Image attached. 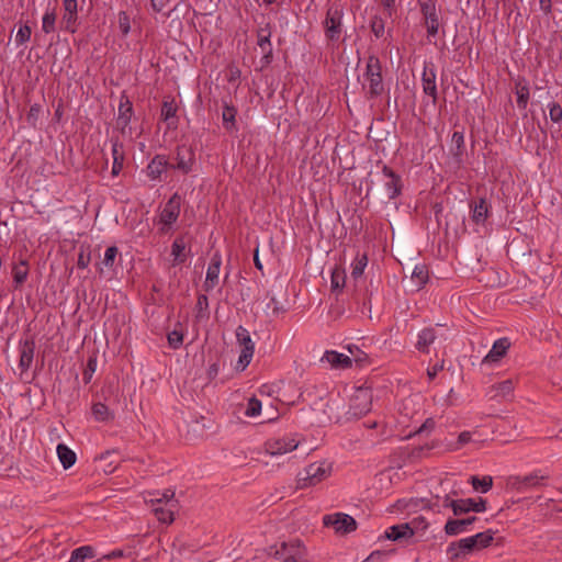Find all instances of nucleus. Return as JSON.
<instances>
[{
	"instance_id": "obj_48",
	"label": "nucleus",
	"mask_w": 562,
	"mask_h": 562,
	"mask_svg": "<svg viewBox=\"0 0 562 562\" xmlns=\"http://www.w3.org/2000/svg\"><path fill=\"white\" fill-rule=\"evenodd\" d=\"M260 412H261V402L256 397L249 398V401L247 403L246 411H245V415L247 417H255V416L259 415Z\"/></svg>"
},
{
	"instance_id": "obj_26",
	"label": "nucleus",
	"mask_w": 562,
	"mask_h": 562,
	"mask_svg": "<svg viewBox=\"0 0 562 562\" xmlns=\"http://www.w3.org/2000/svg\"><path fill=\"white\" fill-rule=\"evenodd\" d=\"M56 451H57L58 459H59L60 463L63 464L64 469H69L76 463V460H77L76 453L69 447H67L65 443H58Z\"/></svg>"
},
{
	"instance_id": "obj_8",
	"label": "nucleus",
	"mask_w": 562,
	"mask_h": 562,
	"mask_svg": "<svg viewBox=\"0 0 562 562\" xmlns=\"http://www.w3.org/2000/svg\"><path fill=\"white\" fill-rule=\"evenodd\" d=\"M548 476L542 474L541 471H533L528 475H513L507 480V485L518 492L526 493L528 491L537 490L547 485Z\"/></svg>"
},
{
	"instance_id": "obj_34",
	"label": "nucleus",
	"mask_w": 562,
	"mask_h": 562,
	"mask_svg": "<svg viewBox=\"0 0 562 562\" xmlns=\"http://www.w3.org/2000/svg\"><path fill=\"white\" fill-rule=\"evenodd\" d=\"M470 483L475 491L487 493L493 486V477L490 475L483 477L473 475L470 477Z\"/></svg>"
},
{
	"instance_id": "obj_53",
	"label": "nucleus",
	"mask_w": 562,
	"mask_h": 562,
	"mask_svg": "<svg viewBox=\"0 0 562 562\" xmlns=\"http://www.w3.org/2000/svg\"><path fill=\"white\" fill-rule=\"evenodd\" d=\"M236 338H237V341H238L240 347L254 344V341L251 340L249 331L245 327H243V326H238L237 327V329H236Z\"/></svg>"
},
{
	"instance_id": "obj_6",
	"label": "nucleus",
	"mask_w": 562,
	"mask_h": 562,
	"mask_svg": "<svg viewBox=\"0 0 562 562\" xmlns=\"http://www.w3.org/2000/svg\"><path fill=\"white\" fill-rule=\"evenodd\" d=\"M330 471L331 467L326 461L311 463L297 474V487L314 486L325 480Z\"/></svg>"
},
{
	"instance_id": "obj_64",
	"label": "nucleus",
	"mask_w": 562,
	"mask_h": 562,
	"mask_svg": "<svg viewBox=\"0 0 562 562\" xmlns=\"http://www.w3.org/2000/svg\"><path fill=\"white\" fill-rule=\"evenodd\" d=\"M440 499H441V497L436 495L435 497L428 499L427 503L424 505V507L432 509V510L440 512V507H441Z\"/></svg>"
},
{
	"instance_id": "obj_1",
	"label": "nucleus",
	"mask_w": 562,
	"mask_h": 562,
	"mask_svg": "<svg viewBox=\"0 0 562 562\" xmlns=\"http://www.w3.org/2000/svg\"><path fill=\"white\" fill-rule=\"evenodd\" d=\"M402 189L401 176L386 165H383L382 170L375 173L371 180L367 194L372 193L382 203H389L402 193Z\"/></svg>"
},
{
	"instance_id": "obj_10",
	"label": "nucleus",
	"mask_w": 562,
	"mask_h": 562,
	"mask_svg": "<svg viewBox=\"0 0 562 562\" xmlns=\"http://www.w3.org/2000/svg\"><path fill=\"white\" fill-rule=\"evenodd\" d=\"M172 160L175 162L170 164L171 168L180 170L182 173H188L192 170V166L195 161L194 150L191 146H178Z\"/></svg>"
},
{
	"instance_id": "obj_5",
	"label": "nucleus",
	"mask_w": 562,
	"mask_h": 562,
	"mask_svg": "<svg viewBox=\"0 0 562 562\" xmlns=\"http://www.w3.org/2000/svg\"><path fill=\"white\" fill-rule=\"evenodd\" d=\"M344 15V7L340 3H333L327 8L326 16L323 21L324 34L327 41L335 43L340 40Z\"/></svg>"
},
{
	"instance_id": "obj_63",
	"label": "nucleus",
	"mask_w": 562,
	"mask_h": 562,
	"mask_svg": "<svg viewBox=\"0 0 562 562\" xmlns=\"http://www.w3.org/2000/svg\"><path fill=\"white\" fill-rule=\"evenodd\" d=\"M440 502H441V507L451 508L452 513L454 514V508H457L456 504H458V499H453L447 494L441 497Z\"/></svg>"
},
{
	"instance_id": "obj_27",
	"label": "nucleus",
	"mask_w": 562,
	"mask_h": 562,
	"mask_svg": "<svg viewBox=\"0 0 562 562\" xmlns=\"http://www.w3.org/2000/svg\"><path fill=\"white\" fill-rule=\"evenodd\" d=\"M177 508L176 504L169 505H155L153 506V510L157 517V519L165 524H171L173 521L175 509Z\"/></svg>"
},
{
	"instance_id": "obj_56",
	"label": "nucleus",
	"mask_w": 562,
	"mask_h": 562,
	"mask_svg": "<svg viewBox=\"0 0 562 562\" xmlns=\"http://www.w3.org/2000/svg\"><path fill=\"white\" fill-rule=\"evenodd\" d=\"M270 36V31H267L265 29H260V31L258 32L257 44L262 50H266V48L271 47Z\"/></svg>"
},
{
	"instance_id": "obj_47",
	"label": "nucleus",
	"mask_w": 562,
	"mask_h": 562,
	"mask_svg": "<svg viewBox=\"0 0 562 562\" xmlns=\"http://www.w3.org/2000/svg\"><path fill=\"white\" fill-rule=\"evenodd\" d=\"M97 370V358L90 357L87 361L86 368L82 373V380L86 384L91 382L93 373Z\"/></svg>"
},
{
	"instance_id": "obj_37",
	"label": "nucleus",
	"mask_w": 562,
	"mask_h": 562,
	"mask_svg": "<svg viewBox=\"0 0 562 562\" xmlns=\"http://www.w3.org/2000/svg\"><path fill=\"white\" fill-rule=\"evenodd\" d=\"M92 415L98 422H108L113 418L109 407L100 402L92 405Z\"/></svg>"
},
{
	"instance_id": "obj_51",
	"label": "nucleus",
	"mask_w": 562,
	"mask_h": 562,
	"mask_svg": "<svg viewBox=\"0 0 562 562\" xmlns=\"http://www.w3.org/2000/svg\"><path fill=\"white\" fill-rule=\"evenodd\" d=\"M133 115V108H119L117 124L124 128L128 125Z\"/></svg>"
},
{
	"instance_id": "obj_18",
	"label": "nucleus",
	"mask_w": 562,
	"mask_h": 562,
	"mask_svg": "<svg viewBox=\"0 0 562 562\" xmlns=\"http://www.w3.org/2000/svg\"><path fill=\"white\" fill-rule=\"evenodd\" d=\"M64 16L63 20L66 23V30L75 32V25L78 19V2L77 0H64Z\"/></svg>"
},
{
	"instance_id": "obj_32",
	"label": "nucleus",
	"mask_w": 562,
	"mask_h": 562,
	"mask_svg": "<svg viewBox=\"0 0 562 562\" xmlns=\"http://www.w3.org/2000/svg\"><path fill=\"white\" fill-rule=\"evenodd\" d=\"M415 283L416 290H420L428 281V270L424 265H417L411 277Z\"/></svg>"
},
{
	"instance_id": "obj_31",
	"label": "nucleus",
	"mask_w": 562,
	"mask_h": 562,
	"mask_svg": "<svg viewBox=\"0 0 562 562\" xmlns=\"http://www.w3.org/2000/svg\"><path fill=\"white\" fill-rule=\"evenodd\" d=\"M255 352V344H250L247 346H241L240 355L237 361L236 369L238 371H244L248 364L250 363L252 356Z\"/></svg>"
},
{
	"instance_id": "obj_57",
	"label": "nucleus",
	"mask_w": 562,
	"mask_h": 562,
	"mask_svg": "<svg viewBox=\"0 0 562 562\" xmlns=\"http://www.w3.org/2000/svg\"><path fill=\"white\" fill-rule=\"evenodd\" d=\"M349 352L352 355L353 360L359 363L363 364L368 362V355L363 351H361L357 346L348 347Z\"/></svg>"
},
{
	"instance_id": "obj_9",
	"label": "nucleus",
	"mask_w": 562,
	"mask_h": 562,
	"mask_svg": "<svg viewBox=\"0 0 562 562\" xmlns=\"http://www.w3.org/2000/svg\"><path fill=\"white\" fill-rule=\"evenodd\" d=\"M323 522L327 527H333L336 532L348 533L357 528L356 520L347 514L336 513L333 515H325Z\"/></svg>"
},
{
	"instance_id": "obj_25",
	"label": "nucleus",
	"mask_w": 562,
	"mask_h": 562,
	"mask_svg": "<svg viewBox=\"0 0 562 562\" xmlns=\"http://www.w3.org/2000/svg\"><path fill=\"white\" fill-rule=\"evenodd\" d=\"M472 221L482 224L488 216V204L486 199L481 198L479 201L471 203Z\"/></svg>"
},
{
	"instance_id": "obj_11",
	"label": "nucleus",
	"mask_w": 562,
	"mask_h": 562,
	"mask_svg": "<svg viewBox=\"0 0 562 562\" xmlns=\"http://www.w3.org/2000/svg\"><path fill=\"white\" fill-rule=\"evenodd\" d=\"M300 445V441L294 437H282L269 439L265 443V450L271 456H282L284 453L295 450Z\"/></svg>"
},
{
	"instance_id": "obj_12",
	"label": "nucleus",
	"mask_w": 562,
	"mask_h": 562,
	"mask_svg": "<svg viewBox=\"0 0 562 562\" xmlns=\"http://www.w3.org/2000/svg\"><path fill=\"white\" fill-rule=\"evenodd\" d=\"M475 543L472 537H467L458 541L451 542L447 548V553L450 560L454 561L461 557H465L475 551Z\"/></svg>"
},
{
	"instance_id": "obj_13",
	"label": "nucleus",
	"mask_w": 562,
	"mask_h": 562,
	"mask_svg": "<svg viewBox=\"0 0 562 562\" xmlns=\"http://www.w3.org/2000/svg\"><path fill=\"white\" fill-rule=\"evenodd\" d=\"M457 508H454V516H461L470 512L484 513L486 510V499L479 497L475 498H460L458 499Z\"/></svg>"
},
{
	"instance_id": "obj_61",
	"label": "nucleus",
	"mask_w": 562,
	"mask_h": 562,
	"mask_svg": "<svg viewBox=\"0 0 562 562\" xmlns=\"http://www.w3.org/2000/svg\"><path fill=\"white\" fill-rule=\"evenodd\" d=\"M262 52L263 56L260 59V70L266 69L272 63L273 59L272 47H268L266 48V50Z\"/></svg>"
},
{
	"instance_id": "obj_14",
	"label": "nucleus",
	"mask_w": 562,
	"mask_h": 562,
	"mask_svg": "<svg viewBox=\"0 0 562 562\" xmlns=\"http://www.w3.org/2000/svg\"><path fill=\"white\" fill-rule=\"evenodd\" d=\"M510 347V341L508 338L503 337L494 341L492 349L483 358L482 364H492L501 361L503 357L507 353Z\"/></svg>"
},
{
	"instance_id": "obj_55",
	"label": "nucleus",
	"mask_w": 562,
	"mask_h": 562,
	"mask_svg": "<svg viewBox=\"0 0 562 562\" xmlns=\"http://www.w3.org/2000/svg\"><path fill=\"white\" fill-rule=\"evenodd\" d=\"M167 338L169 346L173 349H178L183 342V335L177 329L170 331Z\"/></svg>"
},
{
	"instance_id": "obj_2",
	"label": "nucleus",
	"mask_w": 562,
	"mask_h": 562,
	"mask_svg": "<svg viewBox=\"0 0 562 562\" xmlns=\"http://www.w3.org/2000/svg\"><path fill=\"white\" fill-rule=\"evenodd\" d=\"M268 554L280 562H305L307 551L303 542L295 539L271 546Z\"/></svg>"
},
{
	"instance_id": "obj_28",
	"label": "nucleus",
	"mask_w": 562,
	"mask_h": 562,
	"mask_svg": "<svg viewBox=\"0 0 562 562\" xmlns=\"http://www.w3.org/2000/svg\"><path fill=\"white\" fill-rule=\"evenodd\" d=\"M513 391H514V383L512 380H505V381H502L497 384H494L492 387H491V393H493L491 395L492 398H497V397H501V398H507L509 395L513 394Z\"/></svg>"
},
{
	"instance_id": "obj_35",
	"label": "nucleus",
	"mask_w": 562,
	"mask_h": 562,
	"mask_svg": "<svg viewBox=\"0 0 562 562\" xmlns=\"http://www.w3.org/2000/svg\"><path fill=\"white\" fill-rule=\"evenodd\" d=\"M94 557V549L91 546H82L71 552L69 562H85Z\"/></svg>"
},
{
	"instance_id": "obj_22",
	"label": "nucleus",
	"mask_w": 562,
	"mask_h": 562,
	"mask_svg": "<svg viewBox=\"0 0 562 562\" xmlns=\"http://www.w3.org/2000/svg\"><path fill=\"white\" fill-rule=\"evenodd\" d=\"M422 80H423L424 92L426 94L435 98L437 87H436V71H435V67L432 64H430L429 66L426 65L424 67Z\"/></svg>"
},
{
	"instance_id": "obj_24",
	"label": "nucleus",
	"mask_w": 562,
	"mask_h": 562,
	"mask_svg": "<svg viewBox=\"0 0 562 562\" xmlns=\"http://www.w3.org/2000/svg\"><path fill=\"white\" fill-rule=\"evenodd\" d=\"M322 360L327 361L333 368H349L351 366L352 359L344 353H339L337 351H326L322 358Z\"/></svg>"
},
{
	"instance_id": "obj_30",
	"label": "nucleus",
	"mask_w": 562,
	"mask_h": 562,
	"mask_svg": "<svg viewBox=\"0 0 562 562\" xmlns=\"http://www.w3.org/2000/svg\"><path fill=\"white\" fill-rule=\"evenodd\" d=\"M186 243L183 238H176L171 245V256L173 257V266L186 261Z\"/></svg>"
},
{
	"instance_id": "obj_38",
	"label": "nucleus",
	"mask_w": 562,
	"mask_h": 562,
	"mask_svg": "<svg viewBox=\"0 0 562 562\" xmlns=\"http://www.w3.org/2000/svg\"><path fill=\"white\" fill-rule=\"evenodd\" d=\"M471 537L475 543L476 550H481L487 548L491 544L493 541L494 532L492 530H486Z\"/></svg>"
},
{
	"instance_id": "obj_39",
	"label": "nucleus",
	"mask_w": 562,
	"mask_h": 562,
	"mask_svg": "<svg viewBox=\"0 0 562 562\" xmlns=\"http://www.w3.org/2000/svg\"><path fill=\"white\" fill-rule=\"evenodd\" d=\"M420 12L425 20L437 18V9L434 0H417Z\"/></svg>"
},
{
	"instance_id": "obj_19",
	"label": "nucleus",
	"mask_w": 562,
	"mask_h": 562,
	"mask_svg": "<svg viewBox=\"0 0 562 562\" xmlns=\"http://www.w3.org/2000/svg\"><path fill=\"white\" fill-rule=\"evenodd\" d=\"M35 351V342L33 339H26L20 345V361L19 367L26 371L33 362Z\"/></svg>"
},
{
	"instance_id": "obj_45",
	"label": "nucleus",
	"mask_w": 562,
	"mask_h": 562,
	"mask_svg": "<svg viewBox=\"0 0 562 562\" xmlns=\"http://www.w3.org/2000/svg\"><path fill=\"white\" fill-rule=\"evenodd\" d=\"M149 503L151 504V506L162 505V504H165L166 506L169 505V504H176L177 505V501L175 499V492L171 491V490H166L160 495V497L151 498V499H149Z\"/></svg>"
},
{
	"instance_id": "obj_62",
	"label": "nucleus",
	"mask_w": 562,
	"mask_h": 562,
	"mask_svg": "<svg viewBox=\"0 0 562 562\" xmlns=\"http://www.w3.org/2000/svg\"><path fill=\"white\" fill-rule=\"evenodd\" d=\"M411 527L414 529V532L417 531V530H425L427 529L428 527V522L426 521V519L424 517H417V518H414L411 522H409Z\"/></svg>"
},
{
	"instance_id": "obj_23",
	"label": "nucleus",
	"mask_w": 562,
	"mask_h": 562,
	"mask_svg": "<svg viewBox=\"0 0 562 562\" xmlns=\"http://www.w3.org/2000/svg\"><path fill=\"white\" fill-rule=\"evenodd\" d=\"M437 336L434 328H424L417 336L415 348L424 353L429 352V347L436 340Z\"/></svg>"
},
{
	"instance_id": "obj_4",
	"label": "nucleus",
	"mask_w": 562,
	"mask_h": 562,
	"mask_svg": "<svg viewBox=\"0 0 562 562\" xmlns=\"http://www.w3.org/2000/svg\"><path fill=\"white\" fill-rule=\"evenodd\" d=\"M372 400L373 394L370 387H358L350 397L345 422L358 419L368 414L372 408Z\"/></svg>"
},
{
	"instance_id": "obj_33",
	"label": "nucleus",
	"mask_w": 562,
	"mask_h": 562,
	"mask_svg": "<svg viewBox=\"0 0 562 562\" xmlns=\"http://www.w3.org/2000/svg\"><path fill=\"white\" fill-rule=\"evenodd\" d=\"M12 274L16 286L23 284L29 276L27 261L21 260L18 265H15L12 269Z\"/></svg>"
},
{
	"instance_id": "obj_7",
	"label": "nucleus",
	"mask_w": 562,
	"mask_h": 562,
	"mask_svg": "<svg viewBox=\"0 0 562 562\" xmlns=\"http://www.w3.org/2000/svg\"><path fill=\"white\" fill-rule=\"evenodd\" d=\"M181 209V196L175 193L166 202L158 216L159 233L168 234L172 225L178 221Z\"/></svg>"
},
{
	"instance_id": "obj_36",
	"label": "nucleus",
	"mask_w": 562,
	"mask_h": 562,
	"mask_svg": "<svg viewBox=\"0 0 562 562\" xmlns=\"http://www.w3.org/2000/svg\"><path fill=\"white\" fill-rule=\"evenodd\" d=\"M346 284V272L342 268L336 267L331 272L330 286L333 291L342 290Z\"/></svg>"
},
{
	"instance_id": "obj_21",
	"label": "nucleus",
	"mask_w": 562,
	"mask_h": 562,
	"mask_svg": "<svg viewBox=\"0 0 562 562\" xmlns=\"http://www.w3.org/2000/svg\"><path fill=\"white\" fill-rule=\"evenodd\" d=\"M111 149H112V157H113V166H112V175L117 176L121 170L123 169L124 165V146L122 143H120L117 139L111 140Z\"/></svg>"
},
{
	"instance_id": "obj_29",
	"label": "nucleus",
	"mask_w": 562,
	"mask_h": 562,
	"mask_svg": "<svg viewBox=\"0 0 562 562\" xmlns=\"http://www.w3.org/2000/svg\"><path fill=\"white\" fill-rule=\"evenodd\" d=\"M368 265V257L366 254H357L351 263V278L357 282L363 274Z\"/></svg>"
},
{
	"instance_id": "obj_17",
	"label": "nucleus",
	"mask_w": 562,
	"mask_h": 562,
	"mask_svg": "<svg viewBox=\"0 0 562 562\" xmlns=\"http://www.w3.org/2000/svg\"><path fill=\"white\" fill-rule=\"evenodd\" d=\"M413 536L414 529L408 522L391 526L384 532V538L392 541L407 540Z\"/></svg>"
},
{
	"instance_id": "obj_16",
	"label": "nucleus",
	"mask_w": 562,
	"mask_h": 562,
	"mask_svg": "<svg viewBox=\"0 0 562 562\" xmlns=\"http://www.w3.org/2000/svg\"><path fill=\"white\" fill-rule=\"evenodd\" d=\"M222 259L220 254H214L207 267L206 278L203 284V288L206 292L212 291L218 283Z\"/></svg>"
},
{
	"instance_id": "obj_20",
	"label": "nucleus",
	"mask_w": 562,
	"mask_h": 562,
	"mask_svg": "<svg viewBox=\"0 0 562 562\" xmlns=\"http://www.w3.org/2000/svg\"><path fill=\"white\" fill-rule=\"evenodd\" d=\"M167 167H170L168 159L162 155H157L147 166V176L151 180H157L166 171Z\"/></svg>"
},
{
	"instance_id": "obj_54",
	"label": "nucleus",
	"mask_w": 562,
	"mask_h": 562,
	"mask_svg": "<svg viewBox=\"0 0 562 562\" xmlns=\"http://www.w3.org/2000/svg\"><path fill=\"white\" fill-rule=\"evenodd\" d=\"M117 254H119V249L116 246L108 247L104 252V258L102 260V263L108 268H112Z\"/></svg>"
},
{
	"instance_id": "obj_43",
	"label": "nucleus",
	"mask_w": 562,
	"mask_h": 562,
	"mask_svg": "<svg viewBox=\"0 0 562 562\" xmlns=\"http://www.w3.org/2000/svg\"><path fill=\"white\" fill-rule=\"evenodd\" d=\"M241 71L237 65L231 63L225 69V78L234 86H238L240 81Z\"/></svg>"
},
{
	"instance_id": "obj_46",
	"label": "nucleus",
	"mask_w": 562,
	"mask_h": 562,
	"mask_svg": "<svg viewBox=\"0 0 562 562\" xmlns=\"http://www.w3.org/2000/svg\"><path fill=\"white\" fill-rule=\"evenodd\" d=\"M223 124L227 131L235 127L236 108H223Z\"/></svg>"
},
{
	"instance_id": "obj_60",
	"label": "nucleus",
	"mask_w": 562,
	"mask_h": 562,
	"mask_svg": "<svg viewBox=\"0 0 562 562\" xmlns=\"http://www.w3.org/2000/svg\"><path fill=\"white\" fill-rule=\"evenodd\" d=\"M178 108H161V115L164 121L168 122V125H175V119Z\"/></svg>"
},
{
	"instance_id": "obj_49",
	"label": "nucleus",
	"mask_w": 562,
	"mask_h": 562,
	"mask_svg": "<svg viewBox=\"0 0 562 562\" xmlns=\"http://www.w3.org/2000/svg\"><path fill=\"white\" fill-rule=\"evenodd\" d=\"M370 27L376 38H380L383 36L384 30H385V24H384V21L382 18H380L378 15L373 16L371 20Z\"/></svg>"
},
{
	"instance_id": "obj_44",
	"label": "nucleus",
	"mask_w": 562,
	"mask_h": 562,
	"mask_svg": "<svg viewBox=\"0 0 562 562\" xmlns=\"http://www.w3.org/2000/svg\"><path fill=\"white\" fill-rule=\"evenodd\" d=\"M32 29L30 25H21L15 34L14 42L16 46H21L31 40Z\"/></svg>"
},
{
	"instance_id": "obj_41",
	"label": "nucleus",
	"mask_w": 562,
	"mask_h": 562,
	"mask_svg": "<svg viewBox=\"0 0 562 562\" xmlns=\"http://www.w3.org/2000/svg\"><path fill=\"white\" fill-rule=\"evenodd\" d=\"M451 142L453 145V148H452L453 156L460 160V158L462 157L463 151H464V135H463V133L456 131L452 134Z\"/></svg>"
},
{
	"instance_id": "obj_42",
	"label": "nucleus",
	"mask_w": 562,
	"mask_h": 562,
	"mask_svg": "<svg viewBox=\"0 0 562 562\" xmlns=\"http://www.w3.org/2000/svg\"><path fill=\"white\" fill-rule=\"evenodd\" d=\"M56 13L55 9H47L42 19V30L46 34L55 31Z\"/></svg>"
},
{
	"instance_id": "obj_3",
	"label": "nucleus",
	"mask_w": 562,
	"mask_h": 562,
	"mask_svg": "<svg viewBox=\"0 0 562 562\" xmlns=\"http://www.w3.org/2000/svg\"><path fill=\"white\" fill-rule=\"evenodd\" d=\"M363 77L366 81L363 88L370 97H378L384 92L382 64L378 56L370 55L368 57Z\"/></svg>"
},
{
	"instance_id": "obj_40",
	"label": "nucleus",
	"mask_w": 562,
	"mask_h": 562,
	"mask_svg": "<svg viewBox=\"0 0 562 562\" xmlns=\"http://www.w3.org/2000/svg\"><path fill=\"white\" fill-rule=\"evenodd\" d=\"M325 413L329 422L335 420L336 423L342 422V417L339 414L340 403L338 401H328L325 405Z\"/></svg>"
},
{
	"instance_id": "obj_52",
	"label": "nucleus",
	"mask_w": 562,
	"mask_h": 562,
	"mask_svg": "<svg viewBox=\"0 0 562 562\" xmlns=\"http://www.w3.org/2000/svg\"><path fill=\"white\" fill-rule=\"evenodd\" d=\"M119 29L123 36H126L131 31V19L125 11L119 13Z\"/></svg>"
},
{
	"instance_id": "obj_50",
	"label": "nucleus",
	"mask_w": 562,
	"mask_h": 562,
	"mask_svg": "<svg viewBox=\"0 0 562 562\" xmlns=\"http://www.w3.org/2000/svg\"><path fill=\"white\" fill-rule=\"evenodd\" d=\"M91 261V252L89 250V247H80L79 254H78V260L77 266L80 269H86Z\"/></svg>"
},
{
	"instance_id": "obj_58",
	"label": "nucleus",
	"mask_w": 562,
	"mask_h": 562,
	"mask_svg": "<svg viewBox=\"0 0 562 562\" xmlns=\"http://www.w3.org/2000/svg\"><path fill=\"white\" fill-rule=\"evenodd\" d=\"M471 440H472V432L462 431L459 435L458 441L456 442V445L453 447H451L450 449L453 451H457V450L461 449L464 445L469 443Z\"/></svg>"
},
{
	"instance_id": "obj_15",
	"label": "nucleus",
	"mask_w": 562,
	"mask_h": 562,
	"mask_svg": "<svg viewBox=\"0 0 562 562\" xmlns=\"http://www.w3.org/2000/svg\"><path fill=\"white\" fill-rule=\"evenodd\" d=\"M476 520L477 518L475 516H470L461 519L449 518L443 528L445 533L447 536L452 537L458 536L462 532H467L470 530L469 527L473 525Z\"/></svg>"
},
{
	"instance_id": "obj_59",
	"label": "nucleus",
	"mask_w": 562,
	"mask_h": 562,
	"mask_svg": "<svg viewBox=\"0 0 562 562\" xmlns=\"http://www.w3.org/2000/svg\"><path fill=\"white\" fill-rule=\"evenodd\" d=\"M427 27V35L436 36L439 30V16L425 20Z\"/></svg>"
}]
</instances>
